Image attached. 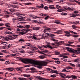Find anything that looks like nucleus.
<instances>
[{"label":"nucleus","mask_w":80,"mask_h":80,"mask_svg":"<svg viewBox=\"0 0 80 80\" xmlns=\"http://www.w3.org/2000/svg\"><path fill=\"white\" fill-rule=\"evenodd\" d=\"M19 60H20L21 62L24 63H31V64H32V66H33L34 67H36V63L37 61L34 60L32 59L29 58H20Z\"/></svg>","instance_id":"obj_1"},{"label":"nucleus","mask_w":80,"mask_h":80,"mask_svg":"<svg viewBox=\"0 0 80 80\" xmlns=\"http://www.w3.org/2000/svg\"><path fill=\"white\" fill-rule=\"evenodd\" d=\"M50 62L48 60H47V62L42 61L41 62L36 61V65H38L37 66V68L39 69H42V66L45 67L47 66V65L48 64V63Z\"/></svg>","instance_id":"obj_2"},{"label":"nucleus","mask_w":80,"mask_h":80,"mask_svg":"<svg viewBox=\"0 0 80 80\" xmlns=\"http://www.w3.org/2000/svg\"><path fill=\"white\" fill-rule=\"evenodd\" d=\"M77 47H78L77 48L78 49L77 50H75V49H72L71 48V49L70 50V52H72V53H76V54H78L79 53L78 52H79L80 51V45H78L77 46Z\"/></svg>","instance_id":"obj_3"},{"label":"nucleus","mask_w":80,"mask_h":80,"mask_svg":"<svg viewBox=\"0 0 80 80\" xmlns=\"http://www.w3.org/2000/svg\"><path fill=\"white\" fill-rule=\"evenodd\" d=\"M17 37H18V35H17L13 34L12 35L10 36L9 37V40H14L15 39V38H17Z\"/></svg>","instance_id":"obj_4"},{"label":"nucleus","mask_w":80,"mask_h":80,"mask_svg":"<svg viewBox=\"0 0 80 80\" xmlns=\"http://www.w3.org/2000/svg\"><path fill=\"white\" fill-rule=\"evenodd\" d=\"M22 32H20V34L21 35H23V34H25V33H27L28 32H29L30 31V29H22L21 31Z\"/></svg>","instance_id":"obj_5"},{"label":"nucleus","mask_w":80,"mask_h":80,"mask_svg":"<svg viewBox=\"0 0 80 80\" xmlns=\"http://www.w3.org/2000/svg\"><path fill=\"white\" fill-rule=\"evenodd\" d=\"M35 78H36V79L37 80L38 79L39 80H48V79H46L43 78H42L40 76H34Z\"/></svg>","instance_id":"obj_6"},{"label":"nucleus","mask_w":80,"mask_h":80,"mask_svg":"<svg viewBox=\"0 0 80 80\" xmlns=\"http://www.w3.org/2000/svg\"><path fill=\"white\" fill-rule=\"evenodd\" d=\"M23 18H24L21 16H19L18 17V19L19 21H21V22H22L23 20Z\"/></svg>","instance_id":"obj_7"},{"label":"nucleus","mask_w":80,"mask_h":80,"mask_svg":"<svg viewBox=\"0 0 80 80\" xmlns=\"http://www.w3.org/2000/svg\"><path fill=\"white\" fill-rule=\"evenodd\" d=\"M1 44H2V45H4L5 46V47L6 48V47H7V46H8V43L4 42H2L1 43Z\"/></svg>","instance_id":"obj_8"},{"label":"nucleus","mask_w":80,"mask_h":80,"mask_svg":"<svg viewBox=\"0 0 80 80\" xmlns=\"http://www.w3.org/2000/svg\"><path fill=\"white\" fill-rule=\"evenodd\" d=\"M19 52L21 53H25V51L22 48H19Z\"/></svg>","instance_id":"obj_9"},{"label":"nucleus","mask_w":80,"mask_h":80,"mask_svg":"<svg viewBox=\"0 0 80 80\" xmlns=\"http://www.w3.org/2000/svg\"><path fill=\"white\" fill-rule=\"evenodd\" d=\"M46 43L47 45H48V48H51V49H53V47H52V46L50 45V43L48 42H47Z\"/></svg>","instance_id":"obj_10"},{"label":"nucleus","mask_w":80,"mask_h":80,"mask_svg":"<svg viewBox=\"0 0 80 80\" xmlns=\"http://www.w3.org/2000/svg\"><path fill=\"white\" fill-rule=\"evenodd\" d=\"M68 71L67 70V68H64L63 70L62 71V72H70V71L68 69Z\"/></svg>","instance_id":"obj_11"},{"label":"nucleus","mask_w":80,"mask_h":80,"mask_svg":"<svg viewBox=\"0 0 80 80\" xmlns=\"http://www.w3.org/2000/svg\"><path fill=\"white\" fill-rule=\"evenodd\" d=\"M54 5H49V8L50 9H56V8H55V7H54Z\"/></svg>","instance_id":"obj_12"},{"label":"nucleus","mask_w":80,"mask_h":80,"mask_svg":"<svg viewBox=\"0 0 80 80\" xmlns=\"http://www.w3.org/2000/svg\"><path fill=\"white\" fill-rule=\"evenodd\" d=\"M7 69L9 70V72L15 70V69L14 68H7Z\"/></svg>","instance_id":"obj_13"},{"label":"nucleus","mask_w":80,"mask_h":80,"mask_svg":"<svg viewBox=\"0 0 80 80\" xmlns=\"http://www.w3.org/2000/svg\"><path fill=\"white\" fill-rule=\"evenodd\" d=\"M40 28L38 27H33V30H39Z\"/></svg>","instance_id":"obj_14"},{"label":"nucleus","mask_w":80,"mask_h":80,"mask_svg":"<svg viewBox=\"0 0 80 80\" xmlns=\"http://www.w3.org/2000/svg\"><path fill=\"white\" fill-rule=\"evenodd\" d=\"M74 62L77 63H79L80 62V59L79 58L76 59L74 61Z\"/></svg>","instance_id":"obj_15"},{"label":"nucleus","mask_w":80,"mask_h":80,"mask_svg":"<svg viewBox=\"0 0 80 80\" xmlns=\"http://www.w3.org/2000/svg\"><path fill=\"white\" fill-rule=\"evenodd\" d=\"M5 33H6V34H8L9 35H11V34H12V32H9L8 31H6V32H5Z\"/></svg>","instance_id":"obj_16"},{"label":"nucleus","mask_w":80,"mask_h":80,"mask_svg":"<svg viewBox=\"0 0 80 80\" xmlns=\"http://www.w3.org/2000/svg\"><path fill=\"white\" fill-rule=\"evenodd\" d=\"M37 7H38V8H43V7H44V6L43 5V4H41V6H37Z\"/></svg>","instance_id":"obj_17"},{"label":"nucleus","mask_w":80,"mask_h":80,"mask_svg":"<svg viewBox=\"0 0 80 80\" xmlns=\"http://www.w3.org/2000/svg\"><path fill=\"white\" fill-rule=\"evenodd\" d=\"M13 7V8H18V5H10V7Z\"/></svg>","instance_id":"obj_18"},{"label":"nucleus","mask_w":80,"mask_h":80,"mask_svg":"<svg viewBox=\"0 0 80 80\" xmlns=\"http://www.w3.org/2000/svg\"><path fill=\"white\" fill-rule=\"evenodd\" d=\"M55 23H57V24H60L61 25H62V23H60L59 21L57 20L55 21Z\"/></svg>","instance_id":"obj_19"},{"label":"nucleus","mask_w":80,"mask_h":80,"mask_svg":"<svg viewBox=\"0 0 80 80\" xmlns=\"http://www.w3.org/2000/svg\"><path fill=\"white\" fill-rule=\"evenodd\" d=\"M65 10L64 9H58L57 10V12H63V11H64Z\"/></svg>","instance_id":"obj_20"},{"label":"nucleus","mask_w":80,"mask_h":80,"mask_svg":"<svg viewBox=\"0 0 80 80\" xmlns=\"http://www.w3.org/2000/svg\"><path fill=\"white\" fill-rule=\"evenodd\" d=\"M11 46H12V44H8L7 46H6L7 47H5V49H8V48H10V47H11Z\"/></svg>","instance_id":"obj_21"},{"label":"nucleus","mask_w":80,"mask_h":80,"mask_svg":"<svg viewBox=\"0 0 80 80\" xmlns=\"http://www.w3.org/2000/svg\"><path fill=\"white\" fill-rule=\"evenodd\" d=\"M77 78V76L74 75H71V78H72L73 79H75V78Z\"/></svg>","instance_id":"obj_22"},{"label":"nucleus","mask_w":80,"mask_h":80,"mask_svg":"<svg viewBox=\"0 0 80 80\" xmlns=\"http://www.w3.org/2000/svg\"><path fill=\"white\" fill-rule=\"evenodd\" d=\"M48 33H47L46 32H44L43 36L45 37H48Z\"/></svg>","instance_id":"obj_23"},{"label":"nucleus","mask_w":80,"mask_h":80,"mask_svg":"<svg viewBox=\"0 0 80 80\" xmlns=\"http://www.w3.org/2000/svg\"><path fill=\"white\" fill-rule=\"evenodd\" d=\"M4 39L5 40H6V41H8V40H10L9 39V37H5L4 38Z\"/></svg>","instance_id":"obj_24"},{"label":"nucleus","mask_w":80,"mask_h":80,"mask_svg":"<svg viewBox=\"0 0 80 80\" xmlns=\"http://www.w3.org/2000/svg\"><path fill=\"white\" fill-rule=\"evenodd\" d=\"M68 8L69 10H71L72 11H73L75 9L72 8H70V7H68Z\"/></svg>","instance_id":"obj_25"},{"label":"nucleus","mask_w":80,"mask_h":80,"mask_svg":"<svg viewBox=\"0 0 80 80\" xmlns=\"http://www.w3.org/2000/svg\"><path fill=\"white\" fill-rule=\"evenodd\" d=\"M61 32H62V31L61 30H58L57 31V32H56V33H58V34H59Z\"/></svg>","instance_id":"obj_26"},{"label":"nucleus","mask_w":80,"mask_h":80,"mask_svg":"<svg viewBox=\"0 0 80 80\" xmlns=\"http://www.w3.org/2000/svg\"><path fill=\"white\" fill-rule=\"evenodd\" d=\"M29 17H32L33 20H34V19H35V18H35L34 17V15H29Z\"/></svg>","instance_id":"obj_27"},{"label":"nucleus","mask_w":80,"mask_h":80,"mask_svg":"<svg viewBox=\"0 0 80 80\" xmlns=\"http://www.w3.org/2000/svg\"><path fill=\"white\" fill-rule=\"evenodd\" d=\"M28 8L30 9L31 8V9H34V10H37V9L36 8H35L33 7H29Z\"/></svg>","instance_id":"obj_28"},{"label":"nucleus","mask_w":80,"mask_h":80,"mask_svg":"<svg viewBox=\"0 0 80 80\" xmlns=\"http://www.w3.org/2000/svg\"><path fill=\"white\" fill-rule=\"evenodd\" d=\"M66 48L67 50L68 51H69V52H70V50L71 49V48L68 47H66Z\"/></svg>","instance_id":"obj_29"},{"label":"nucleus","mask_w":80,"mask_h":80,"mask_svg":"<svg viewBox=\"0 0 80 80\" xmlns=\"http://www.w3.org/2000/svg\"><path fill=\"white\" fill-rule=\"evenodd\" d=\"M39 58H40L41 59H43V58H45V56L43 55L40 56Z\"/></svg>","instance_id":"obj_30"},{"label":"nucleus","mask_w":80,"mask_h":80,"mask_svg":"<svg viewBox=\"0 0 80 80\" xmlns=\"http://www.w3.org/2000/svg\"><path fill=\"white\" fill-rule=\"evenodd\" d=\"M18 3L17 1H13V4H14V5H16V4H18Z\"/></svg>","instance_id":"obj_31"},{"label":"nucleus","mask_w":80,"mask_h":80,"mask_svg":"<svg viewBox=\"0 0 80 80\" xmlns=\"http://www.w3.org/2000/svg\"><path fill=\"white\" fill-rule=\"evenodd\" d=\"M66 69H73V68L72 67L70 66L66 67Z\"/></svg>","instance_id":"obj_32"},{"label":"nucleus","mask_w":80,"mask_h":80,"mask_svg":"<svg viewBox=\"0 0 80 80\" xmlns=\"http://www.w3.org/2000/svg\"><path fill=\"white\" fill-rule=\"evenodd\" d=\"M77 1L76 0H69V2H76Z\"/></svg>","instance_id":"obj_33"},{"label":"nucleus","mask_w":80,"mask_h":80,"mask_svg":"<svg viewBox=\"0 0 80 80\" xmlns=\"http://www.w3.org/2000/svg\"><path fill=\"white\" fill-rule=\"evenodd\" d=\"M42 47H44V48H48V46L47 45H42Z\"/></svg>","instance_id":"obj_34"},{"label":"nucleus","mask_w":80,"mask_h":80,"mask_svg":"<svg viewBox=\"0 0 80 80\" xmlns=\"http://www.w3.org/2000/svg\"><path fill=\"white\" fill-rule=\"evenodd\" d=\"M30 25H26L25 26V28H30Z\"/></svg>","instance_id":"obj_35"},{"label":"nucleus","mask_w":80,"mask_h":80,"mask_svg":"<svg viewBox=\"0 0 80 80\" xmlns=\"http://www.w3.org/2000/svg\"><path fill=\"white\" fill-rule=\"evenodd\" d=\"M12 21L14 23H15L16 22V20H17V19L16 18H13L12 19Z\"/></svg>","instance_id":"obj_36"},{"label":"nucleus","mask_w":80,"mask_h":80,"mask_svg":"<svg viewBox=\"0 0 80 80\" xmlns=\"http://www.w3.org/2000/svg\"><path fill=\"white\" fill-rule=\"evenodd\" d=\"M8 24H9V23H5V25L6 27H10V26H8Z\"/></svg>","instance_id":"obj_37"},{"label":"nucleus","mask_w":80,"mask_h":80,"mask_svg":"<svg viewBox=\"0 0 80 80\" xmlns=\"http://www.w3.org/2000/svg\"><path fill=\"white\" fill-rule=\"evenodd\" d=\"M76 16H77V15H76L75 14H71V17H76Z\"/></svg>","instance_id":"obj_38"},{"label":"nucleus","mask_w":80,"mask_h":80,"mask_svg":"<svg viewBox=\"0 0 80 80\" xmlns=\"http://www.w3.org/2000/svg\"><path fill=\"white\" fill-rule=\"evenodd\" d=\"M32 38H33L35 40H38L37 39V37H35L34 36H33Z\"/></svg>","instance_id":"obj_39"},{"label":"nucleus","mask_w":80,"mask_h":80,"mask_svg":"<svg viewBox=\"0 0 80 80\" xmlns=\"http://www.w3.org/2000/svg\"><path fill=\"white\" fill-rule=\"evenodd\" d=\"M55 63H57V64H60V61H55Z\"/></svg>","instance_id":"obj_40"},{"label":"nucleus","mask_w":80,"mask_h":80,"mask_svg":"<svg viewBox=\"0 0 80 80\" xmlns=\"http://www.w3.org/2000/svg\"><path fill=\"white\" fill-rule=\"evenodd\" d=\"M40 15L42 16L43 17H45V16H47V14H41Z\"/></svg>","instance_id":"obj_41"},{"label":"nucleus","mask_w":80,"mask_h":80,"mask_svg":"<svg viewBox=\"0 0 80 80\" xmlns=\"http://www.w3.org/2000/svg\"><path fill=\"white\" fill-rule=\"evenodd\" d=\"M66 45L69 46V47H74L75 46L74 45H72L71 44H66Z\"/></svg>","instance_id":"obj_42"},{"label":"nucleus","mask_w":80,"mask_h":80,"mask_svg":"<svg viewBox=\"0 0 80 80\" xmlns=\"http://www.w3.org/2000/svg\"><path fill=\"white\" fill-rule=\"evenodd\" d=\"M63 8H64V11H65V10H67V9H68V8H67V7L66 6H64Z\"/></svg>","instance_id":"obj_43"},{"label":"nucleus","mask_w":80,"mask_h":80,"mask_svg":"<svg viewBox=\"0 0 80 80\" xmlns=\"http://www.w3.org/2000/svg\"><path fill=\"white\" fill-rule=\"evenodd\" d=\"M73 23L74 24H78V23H79V21H76L75 22H74Z\"/></svg>","instance_id":"obj_44"},{"label":"nucleus","mask_w":80,"mask_h":80,"mask_svg":"<svg viewBox=\"0 0 80 80\" xmlns=\"http://www.w3.org/2000/svg\"><path fill=\"white\" fill-rule=\"evenodd\" d=\"M42 52H44V53H48V50H45L42 51Z\"/></svg>","instance_id":"obj_45"},{"label":"nucleus","mask_w":80,"mask_h":80,"mask_svg":"<svg viewBox=\"0 0 80 80\" xmlns=\"http://www.w3.org/2000/svg\"><path fill=\"white\" fill-rule=\"evenodd\" d=\"M48 36H49V37H52L53 36V34H48Z\"/></svg>","instance_id":"obj_46"},{"label":"nucleus","mask_w":80,"mask_h":80,"mask_svg":"<svg viewBox=\"0 0 80 80\" xmlns=\"http://www.w3.org/2000/svg\"><path fill=\"white\" fill-rule=\"evenodd\" d=\"M51 30L50 28H47L44 29V31H47V30Z\"/></svg>","instance_id":"obj_47"},{"label":"nucleus","mask_w":80,"mask_h":80,"mask_svg":"<svg viewBox=\"0 0 80 80\" xmlns=\"http://www.w3.org/2000/svg\"><path fill=\"white\" fill-rule=\"evenodd\" d=\"M22 27H23V26L21 25L17 26V28H22Z\"/></svg>","instance_id":"obj_48"},{"label":"nucleus","mask_w":80,"mask_h":80,"mask_svg":"<svg viewBox=\"0 0 80 80\" xmlns=\"http://www.w3.org/2000/svg\"><path fill=\"white\" fill-rule=\"evenodd\" d=\"M72 27L73 28V29H75V28H77V27L76 26H75V25H72Z\"/></svg>","instance_id":"obj_49"},{"label":"nucleus","mask_w":80,"mask_h":80,"mask_svg":"<svg viewBox=\"0 0 80 80\" xmlns=\"http://www.w3.org/2000/svg\"><path fill=\"white\" fill-rule=\"evenodd\" d=\"M66 78H72V76H66Z\"/></svg>","instance_id":"obj_50"},{"label":"nucleus","mask_w":80,"mask_h":80,"mask_svg":"<svg viewBox=\"0 0 80 80\" xmlns=\"http://www.w3.org/2000/svg\"><path fill=\"white\" fill-rule=\"evenodd\" d=\"M56 7L57 9H58V8H60V6H59V5H56Z\"/></svg>","instance_id":"obj_51"},{"label":"nucleus","mask_w":80,"mask_h":80,"mask_svg":"<svg viewBox=\"0 0 80 80\" xmlns=\"http://www.w3.org/2000/svg\"><path fill=\"white\" fill-rule=\"evenodd\" d=\"M54 73H58V71L57 70H54Z\"/></svg>","instance_id":"obj_52"},{"label":"nucleus","mask_w":80,"mask_h":80,"mask_svg":"<svg viewBox=\"0 0 80 80\" xmlns=\"http://www.w3.org/2000/svg\"><path fill=\"white\" fill-rule=\"evenodd\" d=\"M22 48H27V45H24L22 46Z\"/></svg>","instance_id":"obj_53"},{"label":"nucleus","mask_w":80,"mask_h":80,"mask_svg":"<svg viewBox=\"0 0 80 80\" xmlns=\"http://www.w3.org/2000/svg\"><path fill=\"white\" fill-rule=\"evenodd\" d=\"M44 9H45V10H48V7H47V6H45L44 8Z\"/></svg>","instance_id":"obj_54"},{"label":"nucleus","mask_w":80,"mask_h":80,"mask_svg":"<svg viewBox=\"0 0 80 80\" xmlns=\"http://www.w3.org/2000/svg\"><path fill=\"white\" fill-rule=\"evenodd\" d=\"M65 35L66 37H70L71 35H70V34H65Z\"/></svg>","instance_id":"obj_55"},{"label":"nucleus","mask_w":80,"mask_h":80,"mask_svg":"<svg viewBox=\"0 0 80 80\" xmlns=\"http://www.w3.org/2000/svg\"><path fill=\"white\" fill-rule=\"evenodd\" d=\"M68 43H69V44H72L73 43H74V42H70L69 41L68 42Z\"/></svg>","instance_id":"obj_56"},{"label":"nucleus","mask_w":80,"mask_h":80,"mask_svg":"<svg viewBox=\"0 0 80 80\" xmlns=\"http://www.w3.org/2000/svg\"><path fill=\"white\" fill-rule=\"evenodd\" d=\"M13 56H15V57H17L18 55L17 54H11Z\"/></svg>","instance_id":"obj_57"},{"label":"nucleus","mask_w":80,"mask_h":80,"mask_svg":"<svg viewBox=\"0 0 80 80\" xmlns=\"http://www.w3.org/2000/svg\"><path fill=\"white\" fill-rule=\"evenodd\" d=\"M30 4H31V3L30 2H28L25 3V5H30Z\"/></svg>","instance_id":"obj_58"},{"label":"nucleus","mask_w":80,"mask_h":80,"mask_svg":"<svg viewBox=\"0 0 80 80\" xmlns=\"http://www.w3.org/2000/svg\"><path fill=\"white\" fill-rule=\"evenodd\" d=\"M60 42L61 43V45L62 44H63V45L65 44V42L63 41H60Z\"/></svg>","instance_id":"obj_59"},{"label":"nucleus","mask_w":80,"mask_h":80,"mask_svg":"<svg viewBox=\"0 0 80 80\" xmlns=\"http://www.w3.org/2000/svg\"><path fill=\"white\" fill-rule=\"evenodd\" d=\"M47 70H48V71H50V70H52V69L50 68H46Z\"/></svg>","instance_id":"obj_60"},{"label":"nucleus","mask_w":80,"mask_h":80,"mask_svg":"<svg viewBox=\"0 0 80 80\" xmlns=\"http://www.w3.org/2000/svg\"><path fill=\"white\" fill-rule=\"evenodd\" d=\"M61 60H62L63 61H67V59H64V58H61Z\"/></svg>","instance_id":"obj_61"},{"label":"nucleus","mask_w":80,"mask_h":80,"mask_svg":"<svg viewBox=\"0 0 80 80\" xmlns=\"http://www.w3.org/2000/svg\"><path fill=\"white\" fill-rule=\"evenodd\" d=\"M58 45H62V44L61 43V42H60V41L57 43Z\"/></svg>","instance_id":"obj_62"},{"label":"nucleus","mask_w":80,"mask_h":80,"mask_svg":"<svg viewBox=\"0 0 80 80\" xmlns=\"http://www.w3.org/2000/svg\"><path fill=\"white\" fill-rule=\"evenodd\" d=\"M65 33H66V34H70V32L68 31H66Z\"/></svg>","instance_id":"obj_63"},{"label":"nucleus","mask_w":80,"mask_h":80,"mask_svg":"<svg viewBox=\"0 0 80 80\" xmlns=\"http://www.w3.org/2000/svg\"><path fill=\"white\" fill-rule=\"evenodd\" d=\"M48 17H49V16H48L47 17H45L44 19L45 20H47L48 18Z\"/></svg>","instance_id":"obj_64"}]
</instances>
